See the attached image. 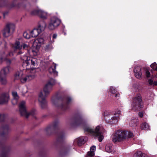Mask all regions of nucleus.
<instances>
[{
    "label": "nucleus",
    "mask_w": 157,
    "mask_h": 157,
    "mask_svg": "<svg viewBox=\"0 0 157 157\" xmlns=\"http://www.w3.org/2000/svg\"><path fill=\"white\" fill-rule=\"evenodd\" d=\"M60 107H61V108H63V105H60Z\"/></svg>",
    "instance_id": "48"
},
{
    "label": "nucleus",
    "mask_w": 157,
    "mask_h": 157,
    "mask_svg": "<svg viewBox=\"0 0 157 157\" xmlns=\"http://www.w3.org/2000/svg\"><path fill=\"white\" fill-rule=\"evenodd\" d=\"M71 100V99L70 98H68V102L70 101Z\"/></svg>",
    "instance_id": "45"
},
{
    "label": "nucleus",
    "mask_w": 157,
    "mask_h": 157,
    "mask_svg": "<svg viewBox=\"0 0 157 157\" xmlns=\"http://www.w3.org/2000/svg\"><path fill=\"white\" fill-rule=\"evenodd\" d=\"M38 16L43 19H46L47 18L48 14L47 12L41 9H39L37 11Z\"/></svg>",
    "instance_id": "12"
},
{
    "label": "nucleus",
    "mask_w": 157,
    "mask_h": 157,
    "mask_svg": "<svg viewBox=\"0 0 157 157\" xmlns=\"http://www.w3.org/2000/svg\"><path fill=\"white\" fill-rule=\"evenodd\" d=\"M156 65L157 64L156 63H154L151 65L150 66L152 69H155V67L156 66Z\"/></svg>",
    "instance_id": "35"
},
{
    "label": "nucleus",
    "mask_w": 157,
    "mask_h": 157,
    "mask_svg": "<svg viewBox=\"0 0 157 157\" xmlns=\"http://www.w3.org/2000/svg\"><path fill=\"white\" fill-rule=\"evenodd\" d=\"M95 147L94 146H93L90 147V151H92L93 152H94L95 151Z\"/></svg>",
    "instance_id": "36"
},
{
    "label": "nucleus",
    "mask_w": 157,
    "mask_h": 157,
    "mask_svg": "<svg viewBox=\"0 0 157 157\" xmlns=\"http://www.w3.org/2000/svg\"><path fill=\"white\" fill-rule=\"evenodd\" d=\"M155 70L157 71V66H156L155 68Z\"/></svg>",
    "instance_id": "49"
},
{
    "label": "nucleus",
    "mask_w": 157,
    "mask_h": 157,
    "mask_svg": "<svg viewBox=\"0 0 157 157\" xmlns=\"http://www.w3.org/2000/svg\"><path fill=\"white\" fill-rule=\"evenodd\" d=\"M9 67L3 68L1 71L0 76L6 77L7 74L9 72Z\"/></svg>",
    "instance_id": "18"
},
{
    "label": "nucleus",
    "mask_w": 157,
    "mask_h": 157,
    "mask_svg": "<svg viewBox=\"0 0 157 157\" xmlns=\"http://www.w3.org/2000/svg\"><path fill=\"white\" fill-rule=\"evenodd\" d=\"M8 13L7 12H5L3 13V16H4V17H5L6 15L8 14Z\"/></svg>",
    "instance_id": "43"
},
{
    "label": "nucleus",
    "mask_w": 157,
    "mask_h": 157,
    "mask_svg": "<svg viewBox=\"0 0 157 157\" xmlns=\"http://www.w3.org/2000/svg\"><path fill=\"white\" fill-rule=\"evenodd\" d=\"M46 26V24L44 21H40L39 23L38 29L41 32L44 30Z\"/></svg>",
    "instance_id": "17"
},
{
    "label": "nucleus",
    "mask_w": 157,
    "mask_h": 157,
    "mask_svg": "<svg viewBox=\"0 0 157 157\" xmlns=\"http://www.w3.org/2000/svg\"><path fill=\"white\" fill-rule=\"evenodd\" d=\"M40 47L37 46H36V47H34L33 49H32V52L34 56H36L39 54V49Z\"/></svg>",
    "instance_id": "25"
},
{
    "label": "nucleus",
    "mask_w": 157,
    "mask_h": 157,
    "mask_svg": "<svg viewBox=\"0 0 157 157\" xmlns=\"http://www.w3.org/2000/svg\"><path fill=\"white\" fill-rule=\"evenodd\" d=\"M157 85V81H154L153 86H155Z\"/></svg>",
    "instance_id": "41"
},
{
    "label": "nucleus",
    "mask_w": 157,
    "mask_h": 157,
    "mask_svg": "<svg viewBox=\"0 0 157 157\" xmlns=\"http://www.w3.org/2000/svg\"><path fill=\"white\" fill-rule=\"evenodd\" d=\"M121 112L119 110L116 111L113 114L110 112H105L104 113L105 120L109 123H113L119 119Z\"/></svg>",
    "instance_id": "3"
},
{
    "label": "nucleus",
    "mask_w": 157,
    "mask_h": 157,
    "mask_svg": "<svg viewBox=\"0 0 157 157\" xmlns=\"http://www.w3.org/2000/svg\"><path fill=\"white\" fill-rule=\"evenodd\" d=\"M143 157H148L146 155L144 154V155L143 156Z\"/></svg>",
    "instance_id": "46"
},
{
    "label": "nucleus",
    "mask_w": 157,
    "mask_h": 157,
    "mask_svg": "<svg viewBox=\"0 0 157 157\" xmlns=\"http://www.w3.org/2000/svg\"><path fill=\"white\" fill-rule=\"evenodd\" d=\"M141 128L142 129L146 130H148L150 129V126L147 123L144 122L141 124Z\"/></svg>",
    "instance_id": "27"
},
{
    "label": "nucleus",
    "mask_w": 157,
    "mask_h": 157,
    "mask_svg": "<svg viewBox=\"0 0 157 157\" xmlns=\"http://www.w3.org/2000/svg\"><path fill=\"white\" fill-rule=\"evenodd\" d=\"M13 47L15 49L21 50L22 48V42L21 40L17 41L15 43Z\"/></svg>",
    "instance_id": "16"
},
{
    "label": "nucleus",
    "mask_w": 157,
    "mask_h": 157,
    "mask_svg": "<svg viewBox=\"0 0 157 157\" xmlns=\"http://www.w3.org/2000/svg\"><path fill=\"white\" fill-rule=\"evenodd\" d=\"M16 28L15 24L12 22L7 23L2 31L3 36L7 37L11 36L14 31Z\"/></svg>",
    "instance_id": "7"
},
{
    "label": "nucleus",
    "mask_w": 157,
    "mask_h": 157,
    "mask_svg": "<svg viewBox=\"0 0 157 157\" xmlns=\"http://www.w3.org/2000/svg\"><path fill=\"white\" fill-rule=\"evenodd\" d=\"M133 136V133L130 132L122 130L117 131L113 135V141L114 142H119L124 140Z\"/></svg>",
    "instance_id": "2"
},
{
    "label": "nucleus",
    "mask_w": 157,
    "mask_h": 157,
    "mask_svg": "<svg viewBox=\"0 0 157 157\" xmlns=\"http://www.w3.org/2000/svg\"><path fill=\"white\" fill-rule=\"evenodd\" d=\"M109 91L110 93L113 94H115V97H117L119 96L120 94L118 92H117L116 89V88L113 86H111L109 89Z\"/></svg>",
    "instance_id": "23"
},
{
    "label": "nucleus",
    "mask_w": 157,
    "mask_h": 157,
    "mask_svg": "<svg viewBox=\"0 0 157 157\" xmlns=\"http://www.w3.org/2000/svg\"><path fill=\"white\" fill-rule=\"evenodd\" d=\"M47 95H45L44 93L43 94L42 91L40 92L38 94V100L41 107L44 108L46 105L47 102L45 100V97Z\"/></svg>",
    "instance_id": "11"
},
{
    "label": "nucleus",
    "mask_w": 157,
    "mask_h": 157,
    "mask_svg": "<svg viewBox=\"0 0 157 157\" xmlns=\"http://www.w3.org/2000/svg\"><path fill=\"white\" fill-rule=\"evenodd\" d=\"M13 97V99L12 100V102L13 105H14L17 103V100L19 98L17 93L16 91H13L12 93Z\"/></svg>",
    "instance_id": "19"
},
{
    "label": "nucleus",
    "mask_w": 157,
    "mask_h": 157,
    "mask_svg": "<svg viewBox=\"0 0 157 157\" xmlns=\"http://www.w3.org/2000/svg\"><path fill=\"white\" fill-rule=\"evenodd\" d=\"M2 42L0 41V45L1 44Z\"/></svg>",
    "instance_id": "50"
},
{
    "label": "nucleus",
    "mask_w": 157,
    "mask_h": 157,
    "mask_svg": "<svg viewBox=\"0 0 157 157\" xmlns=\"http://www.w3.org/2000/svg\"><path fill=\"white\" fill-rule=\"evenodd\" d=\"M113 145L111 143H109L107 144L105 146V150L106 151L109 153L112 152V149Z\"/></svg>",
    "instance_id": "26"
},
{
    "label": "nucleus",
    "mask_w": 157,
    "mask_h": 157,
    "mask_svg": "<svg viewBox=\"0 0 157 157\" xmlns=\"http://www.w3.org/2000/svg\"><path fill=\"white\" fill-rule=\"evenodd\" d=\"M60 22V20L57 17H52L51 19L48 28L50 30H54L59 26Z\"/></svg>",
    "instance_id": "9"
},
{
    "label": "nucleus",
    "mask_w": 157,
    "mask_h": 157,
    "mask_svg": "<svg viewBox=\"0 0 157 157\" xmlns=\"http://www.w3.org/2000/svg\"><path fill=\"white\" fill-rule=\"evenodd\" d=\"M56 83L55 80L53 79H51L49 81L45 86L43 91L45 95H48L52 89V86Z\"/></svg>",
    "instance_id": "10"
},
{
    "label": "nucleus",
    "mask_w": 157,
    "mask_h": 157,
    "mask_svg": "<svg viewBox=\"0 0 157 157\" xmlns=\"http://www.w3.org/2000/svg\"><path fill=\"white\" fill-rule=\"evenodd\" d=\"M56 64H54L53 67L52 66L49 68V71L50 73L53 74L55 76H57L58 75V72L56 71Z\"/></svg>",
    "instance_id": "21"
},
{
    "label": "nucleus",
    "mask_w": 157,
    "mask_h": 157,
    "mask_svg": "<svg viewBox=\"0 0 157 157\" xmlns=\"http://www.w3.org/2000/svg\"><path fill=\"white\" fill-rule=\"evenodd\" d=\"M55 101H52V103L54 105H55Z\"/></svg>",
    "instance_id": "47"
},
{
    "label": "nucleus",
    "mask_w": 157,
    "mask_h": 157,
    "mask_svg": "<svg viewBox=\"0 0 157 157\" xmlns=\"http://www.w3.org/2000/svg\"><path fill=\"white\" fill-rule=\"evenodd\" d=\"M139 116L140 117H143V113H139Z\"/></svg>",
    "instance_id": "42"
},
{
    "label": "nucleus",
    "mask_w": 157,
    "mask_h": 157,
    "mask_svg": "<svg viewBox=\"0 0 157 157\" xmlns=\"http://www.w3.org/2000/svg\"><path fill=\"white\" fill-rule=\"evenodd\" d=\"M84 139L83 137L78 138L75 140L74 143L77 144L78 145L80 146L84 143Z\"/></svg>",
    "instance_id": "20"
},
{
    "label": "nucleus",
    "mask_w": 157,
    "mask_h": 157,
    "mask_svg": "<svg viewBox=\"0 0 157 157\" xmlns=\"http://www.w3.org/2000/svg\"><path fill=\"white\" fill-rule=\"evenodd\" d=\"M57 36V34H55L53 35L52 38L53 39H56V38Z\"/></svg>",
    "instance_id": "39"
},
{
    "label": "nucleus",
    "mask_w": 157,
    "mask_h": 157,
    "mask_svg": "<svg viewBox=\"0 0 157 157\" xmlns=\"http://www.w3.org/2000/svg\"><path fill=\"white\" fill-rule=\"evenodd\" d=\"M6 54H5L4 52L3 53L2 59L6 60V63L9 64L10 63V60L7 59L6 57H8L9 56H12L13 55V53L11 52L8 53L7 52H6Z\"/></svg>",
    "instance_id": "14"
},
{
    "label": "nucleus",
    "mask_w": 157,
    "mask_h": 157,
    "mask_svg": "<svg viewBox=\"0 0 157 157\" xmlns=\"http://www.w3.org/2000/svg\"><path fill=\"white\" fill-rule=\"evenodd\" d=\"M148 82L150 85L153 86L154 81L152 79H150L148 80Z\"/></svg>",
    "instance_id": "37"
},
{
    "label": "nucleus",
    "mask_w": 157,
    "mask_h": 157,
    "mask_svg": "<svg viewBox=\"0 0 157 157\" xmlns=\"http://www.w3.org/2000/svg\"><path fill=\"white\" fill-rule=\"evenodd\" d=\"M19 109L21 114L28 118L30 115L34 116L36 113L35 109L32 110L30 113H28L26 110L25 102L24 101H21L19 105Z\"/></svg>",
    "instance_id": "8"
},
{
    "label": "nucleus",
    "mask_w": 157,
    "mask_h": 157,
    "mask_svg": "<svg viewBox=\"0 0 157 157\" xmlns=\"http://www.w3.org/2000/svg\"><path fill=\"white\" fill-rule=\"evenodd\" d=\"M145 75L147 77H149L150 76V73L149 71L147 70H145Z\"/></svg>",
    "instance_id": "34"
},
{
    "label": "nucleus",
    "mask_w": 157,
    "mask_h": 157,
    "mask_svg": "<svg viewBox=\"0 0 157 157\" xmlns=\"http://www.w3.org/2000/svg\"><path fill=\"white\" fill-rule=\"evenodd\" d=\"M144 154L141 151H139L135 153L134 155V157H143Z\"/></svg>",
    "instance_id": "29"
},
{
    "label": "nucleus",
    "mask_w": 157,
    "mask_h": 157,
    "mask_svg": "<svg viewBox=\"0 0 157 157\" xmlns=\"http://www.w3.org/2000/svg\"><path fill=\"white\" fill-rule=\"evenodd\" d=\"M5 76H0V82L2 84H5L7 83V81Z\"/></svg>",
    "instance_id": "28"
},
{
    "label": "nucleus",
    "mask_w": 157,
    "mask_h": 157,
    "mask_svg": "<svg viewBox=\"0 0 157 157\" xmlns=\"http://www.w3.org/2000/svg\"><path fill=\"white\" fill-rule=\"evenodd\" d=\"M101 128L99 126L96 127L94 131L89 127H86L84 128L85 132H88L96 136L100 142H101L104 138V136L101 133Z\"/></svg>",
    "instance_id": "6"
},
{
    "label": "nucleus",
    "mask_w": 157,
    "mask_h": 157,
    "mask_svg": "<svg viewBox=\"0 0 157 157\" xmlns=\"http://www.w3.org/2000/svg\"><path fill=\"white\" fill-rule=\"evenodd\" d=\"M137 120L136 119L133 120H132V121H131V124H132V123H134V125H136V123L137 122Z\"/></svg>",
    "instance_id": "38"
},
{
    "label": "nucleus",
    "mask_w": 157,
    "mask_h": 157,
    "mask_svg": "<svg viewBox=\"0 0 157 157\" xmlns=\"http://www.w3.org/2000/svg\"><path fill=\"white\" fill-rule=\"evenodd\" d=\"M22 48L25 49H27L29 47V45L28 44H27L25 43H22Z\"/></svg>",
    "instance_id": "31"
},
{
    "label": "nucleus",
    "mask_w": 157,
    "mask_h": 157,
    "mask_svg": "<svg viewBox=\"0 0 157 157\" xmlns=\"http://www.w3.org/2000/svg\"><path fill=\"white\" fill-rule=\"evenodd\" d=\"M21 59L23 61L22 66L27 71L31 72L33 71V69L35 66H36L38 62L37 59L34 58H31L26 56H23Z\"/></svg>",
    "instance_id": "1"
},
{
    "label": "nucleus",
    "mask_w": 157,
    "mask_h": 157,
    "mask_svg": "<svg viewBox=\"0 0 157 157\" xmlns=\"http://www.w3.org/2000/svg\"><path fill=\"white\" fill-rule=\"evenodd\" d=\"M3 43L4 44V45L5 47H6V42L5 41H3Z\"/></svg>",
    "instance_id": "44"
},
{
    "label": "nucleus",
    "mask_w": 157,
    "mask_h": 157,
    "mask_svg": "<svg viewBox=\"0 0 157 157\" xmlns=\"http://www.w3.org/2000/svg\"><path fill=\"white\" fill-rule=\"evenodd\" d=\"M156 77H157V74H156Z\"/></svg>",
    "instance_id": "51"
},
{
    "label": "nucleus",
    "mask_w": 157,
    "mask_h": 157,
    "mask_svg": "<svg viewBox=\"0 0 157 157\" xmlns=\"http://www.w3.org/2000/svg\"><path fill=\"white\" fill-rule=\"evenodd\" d=\"M145 70L144 68H141L140 67H135L134 70L135 73V75L136 77L140 79L141 78L142 71H145Z\"/></svg>",
    "instance_id": "13"
},
{
    "label": "nucleus",
    "mask_w": 157,
    "mask_h": 157,
    "mask_svg": "<svg viewBox=\"0 0 157 157\" xmlns=\"http://www.w3.org/2000/svg\"><path fill=\"white\" fill-rule=\"evenodd\" d=\"M44 43V39L42 38H39L35 40L34 44H36V46L40 47L41 44Z\"/></svg>",
    "instance_id": "22"
},
{
    "label": "nucleus",
    "mask_w": 157,
    "mask_h": 157,
    "mask_svg": "<svg viewBox=\"0 0 157 157\" xmlns=\"http://www.w3.org/2000/svg\"><path fill=\"white\" fill-rule=\"evenodd\" d=\"M27 71V73L25 74H24L22 71L17 72L15 75L16 78L17 79H20L21 82L23 83L31 80L35 78L34 75H30L29 73L31 72V71H29L28 72V71Z\"/></svg>",
    "instance_id": "4"
},
{
    "label": "nucleus",
    "mask_w": 157,
    "mask_h": 157,
    "mask_svg": "<svg viewBox=\"0 0 157 157\" xmlns=\"http://www.w3.org/2000/svg\"><path fill=\"white\" fill-rule=\"evenodd\" d=\"M77 124L81 123L82 122V119L81 118H78L76 121Z\"/></svg>",
    "instance_id": "32"
},
{
    "label": "nucleus",
    "mask_w": 157,
    "mask_h": 157,
    "mask_svg": "<svg viewBox=\"0 0 157 157\" xmlns=\"http://www.w3.org/2000/svg\"><path fill=\"white\" fill-rule=\"evenodd\" d=\"M41 33V31L38 29H34L29 32L30 34L31 35V36L34 37L37 36Z\"/></svg>",
    "instance_id": "15"
},
{
    "label": "nucleus",
    "mask_w": 157,
    "mask_h": 157,
    "mask_svg": "<svg viewBox=\"0 0 157 157\" xmlns=\"http://www.w3.org/2000/svg\"><path fill=\"white\" fill-rule=\"evenodd\" d=\"M5 115L4 114L0 115V118L3 119L4 118Z\"/></svg>",
    "instance_id": "40"
},
{
    "label": "nucleus",
    "mask_w": 157,
    "mask_h": 157,
    "mask_svg": "<svg viewBox=\"0 0 157 157\" xmlns=\"http://www.w3.org/2000/svg\"><path fill=\"white\" fill-rule=\"evenodd\" d=\"M8 96H0V104L7 103L8 101Z\"/></svg>",
    "instance_id": "24"
},
{
    "label": "nucleus",
    "mask_w": 157,
    "mask_h": 157,
    "mask_svg": "<svg viewBox=\"0 0 157 157\" xmlns=\"http://www.w3.org/2000/svg\"><path fill=\"white\" fill-rule=\"evenodd\" d=\"M23 36L24 38L27 39H29L31 37L30 34H29V33H28L26 32H24L23 34Z\"/></svg>",
    "instance_id": "30"
},
{
    "label": "nucleus",
    "mask_w": 157,
    "mask_h": 157,
    "mask_svg": "<svg viewBox=\"0 0 157 157\" xmlns=\"http://www.w3.org/2000/svg\"><path fill=\"white\" fill-rule=\"evenodd\" d=\"M132 105V108L135 110H140L143 108V103L140 94L136 95L133 98Z\"/></svg>",
    "instance_id": "5"
},
{
    "label": "nucleus",
    "mask_w": 157,
    "mask_h": 157,
    "mask_svg": "<svg viewBox=\"0 0 157 157\" xmlns=\"http://www.w3.org/2000/svg\"><path fill=\"white\" fill-rule=\"evenodd\" d=\"M88 155L90 157H92L94 155V152L90 151L88 153Z\"/></svg>",
    "instance_id": "33"
}]
</instances>
